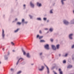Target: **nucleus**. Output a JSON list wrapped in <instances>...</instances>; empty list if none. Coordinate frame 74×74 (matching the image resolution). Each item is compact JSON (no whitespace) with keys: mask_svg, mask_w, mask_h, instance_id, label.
Segmentation results:
<instances>
[{"mask_svg":"<svg viewBox=\"0 0 74 74\" xmlns=\"http://www.w3.org/2000/svg\"><path fill=\"white\" fill-rule=\"evenodd\" d=\"M45 48L47 49H49V45H47L45 46Z\"/></svg>","mask_w":74,"mask_h":74,"instance_id":"obj_1","label":"nucleus"},{"mask_svg":"<svg viewBox=\"0 0 74 74\" xmlns=\"http://www.w3.org/2000/svg\"><path fill=\"white\" fill-rule=\"evenodd\" d=\"M52 48L54 50H55L56 49V48L55 47V46H54V45H52L51 46Z\"/></svg>","mask_w":74,"mask_h":74,"instance_id":"obj_2","label":"nucleus"},{"mask_svg":"<svg viewBox=\"0 0 74 74\" xmlns=\"http://www.w3.org/2000/svg\"><path fill=\"white\" fill-rule=\"evenodd\" d=\"M30 5L32 7H34V4H33V3H32V2H31L30 3Z\"/></svg>","mask_w":74,"mask_h":74,"instance_id":"obj_3","label":"nucleus"},{"mask_svg":"<svg viewBox=\"0 0 74 74\" xmlns=\"http://www.w3.org/2000/svg\"><path fill=\"white\" fill-rule=\"evenodd\" d=\"M5 36V34H4V30H2V36L3 38L4 37V36Z\"/></svg>","mask_w":74,"mask_h":74,"instance_id":"obj_4","label":"nucleus"},{"mask_svg":"<svg viewBox=\"0 0 74 74\" xmlns=\"http://www.w3.org/2000/svg\"><path fill=\"white\" fill-rule=\"evenodd\" d=\"M38 37H39V39H41V38H43V36H39V35H38L37 36V38H38Z\"/></svg>","mask_w":74,"mask_h":74,"instance_id":"obj_5","label":"nucleus"},{"mask_svg":"<svg viewBox=\"0 0 74 74\" xmlns=\"http://www.w3.org/2000/svg\"><path fill=\"white\" fill-rule=\"evenodd\" d=\"M64 23L65 24H66V25H67L69 24V22L68 21H67L66 20H64Z\"/></svg>","mask_w":74,"mask_h":74,"instance_id":"obj_6","label":"nucleus"},{"mask_svg":"<svg viewBox=\"0 0 74 74\" xmlns=\"http://www.w3.org/2000/svg\"><path fill=\"white\" fill-rule=\"evenodd\" d=\"M72 36H73V34H70L69 35V37L70 39H73V38L71 37H72Z\"/></svg>","mask_w":74,"mask_h":74,"instance_id":"obj_7","label":"nucleus"},{"mask_svg":"<svg viewBox=\"0 0 74 74\" xmlns=\"http://www.w3.org/2000/svg\"><path fill=\"white\" fill-rule=\"evenodd\" d=\"M45 66L46 67L47 69V73H48V74H49V68H48V66H47L46 65Z\"/></svg>","mask_w":74,"mask_h":74,"instance_id":"obj_8","label":"nucleus"},{"mask_svg":"<svg viewBox=\"0 0 74 74\" xmlns=\"http://www.w3.org/2000/svg\"><path fill=\"white\" fill-rule=\"evenodd\" d=\"M44 68V67L43 66H42V69H39V71H42L43 70V69Z\"/></svg>","mask_w":74,"mask_h":74,"instance_id":"obj_9","label":"nucleus"},{"mask_svg":"<svg viewBox=\"0 0 74 74\" xmlns=\"http://www.w3.org/2000/svg\"><path fill=\"white\" fill-rule=\"evenodd\" d=\"M27 56L28 58H30V54L29 53H28L27 54Z\"/></svg>","mask_w":74,"mask_h":74,"instance_id":"obj_10","label":"nucleus"},{"mask_svg":"<svg viewBox=\"0 0 74 74\" xmlns=\"http://www.w3.org/2000/svg\"><path fill=\"white\" fill-rule=\"evenodd\" d=\"M59 71L60 72V74H62L63 73V72L62 71H61V69H59Z\"/></svg>","mask_w":74,"mask_h":74,"instance_id":"obj_11","label":"nucleus"},{"mask_svg":"<svg viewBox=\"0 0 74 74\" xmlns=\"http://www.w3.org/2000/svg\"><path fill=\"white\" fill-rule=\"evenodd\" d=\"M37 5L39 7H40V6H41V3L39 4V3L38 2L37 3Z\"/></svg>","mask_w":74,"mask_h":74,"instance_id":"obj_12","label":"nucleus"},{"mask_svg":"<svg viewBox=\"0 0 74 74\" xmlns=\"http://www.w3.org/2000/svg\"><path fill=\"white\" fill-rule=\"evenodd\" d=\"M40 42H45V41L43 40H40Z\"/></svg>","mask_w":74,"mask_h":74,"instance_id":"obj_13","label":"nucleus"},{"mask_svg":"<svg viewBox=\"0 0 74 74\" xmlns=\"http://www.w3.org/2000/svg\"><path fill=\"white\" fill-rule=\"evenodd\" d=\"M60 45H56V47H57V49H59V46Z\"/></svg>","mask_w":74,"mask_h":74,"instance_id":"obj_14","label":"nucleus"},{"mask_svg":"<svg viewBox=\"0 0 74 74\" xmlns=\"http://www.w3.org/2000/svg\"><path fill=\"white\" fill-rule=\"evenodd\" d=\"M73 66L71 65H69L68 66V68H71Z\"/></svg>","mask_w":74,"mask_h":74,"instance_id":"obj_15","label":"nucleus"},{"mask_svg":"<svg viewBox=\"0 0 74 74\" xmlns=\"http://www.w3.org/2000/svg\"><path fill=\"white\" fill-rule=\"evenodd\" d=\"M66 0H62L61 2L62 3V4H64V3H63V1H65Z\"/></svg>","mask_w":74,"mask_h":74,"instance_id":"obj_16","label":"nucleus"},{"mask_svg":"<svg viewBox=\"0 0 74 74\" xmlns=\"http://www.w3.org/2000/svg\"><path fill=\"white\" fill-rule=\"evenodd\" d=\"M23 60V59L22 58H21L19 59L18 60H21V61H22V60Z\"/></svg>","mask_w":74,"mask_h":74,"instance_id":"obj_17","label":"nucleus"},{"mask_svg":"<svg viewBox=\"0 0 74 74\" xmlns=\"http://www.w3.org/2000/svg\"><path fill=\"white\" fill-rule=\"evenodd\" d=\"M50 31V32H52L53 31V29L52 28H51L49 29Z\"/></svg>","mask_w":74,"mask_h":74,"instance_id":"obj_18","label":"nucleus"},{"mask_svg":"<svg viewBox=\"0 0 74 74\" xmlns=\"http://www.w3.org/2000/svg\"><path fill=\"white\" fill-rule=\"evenodd\" d=\"M21 73H22V72L21 71H18L17 73V74H21Z\"/></svg>","mask_w":74,"mask_h":74,"instance_id":"obj_19","label":"nucleus"},{"mask_svg":"<svg viewBox=\"0 0 74 74\" xmlns=\"http://www.w3.org/2000/svg\"><path fill=\"white\" fill-rule=\"evenodd\" d=\"M23 54L24 55H26V52H25V51H24V50H23Z\"/></svg>","mask_w":74,"mask_h":74,"instance_id":"obj_20","label":"nucleus"},{"mask_svg":"<svg viewBox=\"0 0 74 74\" xmlns=\"http://www.w3.org/2000/svg\"><path fill=\"white\" fill-rule=\"evenodd\" d=\"M18 30H19V29H17L14 32L15 33H16V32H18Z\"/></svg>","mask_w":74,"mask_h":74,"instance_id":"obj_21","label":"nucleus"},{"mask_svg":"<svg viewBox=\"0 0 74 74\" xmlns=\"http://www.w3.org/2000/svg\"><path fill=\"white\" fill-rule=\"evenodd\" d=\"M37 19L39 21H41V20L40 18H37Z\"/></svg>","mask_w":74,"mask_h":74,"instance_id":"obj_22","label":"nucleus"},{"mask_svg":"<svg viewBox=\"0 0 74 74\" xmlns=\"http://www.w3.org/2000/svg\"><path fill=\"white\" fill-rule=\"evenodd\" d=\"M17 24H18V25H21V23L19 22H18L17 23Z\"/></svg>","mask_w":74,"mask_h":74,"instance_id":"obj_23","label":"nucleus"},{"mask_svg":"<svg viewBox=\"0 0 74 74\" xmlns=\"http://www.w3.org/2000/svg\"><path fill=\"white\" fill-rule=\"evenodd\" d=\"M63 63H66V60H64L63 61Z\"/></svg>","mask_w":74,"mask_h":74,"instance_id":"obj_24","label":"nucleus"},{"mask_svg":"<svg viewBox=\"0 0 74 74\" xmlns=\"http://www.w3.org/2000/svg\"><path fill=\"white\" fill-rule=\"evenodd\" d=\"M50 13L51 14H52V13H53V12H52V10H50Z\"/></svg>","mask_w":74,"mask_h":74,"instance_id":"obj_25","label":"nucleus"},{"mask_svg":"<svg viewBox=\"0 0 74 74\" xmlns=\"http://www.w3.org/2000/svg\"><path fill=\"white\" fill-rule=\"evenodd\" d=\"M43 19L45 21H46L47 20V18H44Z\"/></svg>","mask_w":74,"mask_h":74,"instance_id":"obj_26","label":"nucleus"},{"mask_svg":"<svg viewBox=\"0 0 74 74\" xmlns=\"http://www.w3.org/2000/svg\"><path fill=\"white\" fill-rule=\"evenodd\" d=\"M24 21H25V20L23 19L22 20V22H24Z\"/></svg>","mask_w":74,"mask_h":74,"instance_id":"obj_27","label":"nucleus"},{"mask_svg":"<svg viewBox=\"0 0 74 74\" xmlns=\"http://www.w3.org/2000/svg\"><path fill=\"white\" fill-rule=\"evenodd\" d=\"M11 44H12V45H14V43H13V42H11Z\"/></svg>","mask_w":74,"mask_h":74,"instance_id":"obj_28","label":"nucleus"},{"mask_svg":"<svg viewBox=\"0 0 74 74\" xmlns=\"http://www.w3.org/2000/svg\"><path fill=\"white\" fill-rule=\"evenodd\" d=\"M19 60H18V61L16 63V64H18V63H19Z\"/></svg>","mask_w":74,"mask_h":74,"instance_id":"obj_29","label":"nucleus"},{"mask_svg":"<svg viewBox=\"0 0 74 74\" xmlns=\"http://www.w3.org/2000/svg\"><path fill=\"white\" fill-rule=\"evenodd\" d=\"M50 41H51V42H52L53 41V39H50Z\"/></svg>","mask_w":74,"mask_h":74,"instance_id":"obj_30","label":"nucleus"},{"mask_svg":"<svg viewBox=\"0 0 74 74\" xmlns=\"http://www.w3.org/2000/svg\"><path fill=\"white\" fill-rule=\"evenodd\" d=\"M29 16H30V18H31V19H32V16L31 15H29Z\"/></svg>","mask_w":74,"mask_h":74,"instance_id":"obj_31","label":"nucleus"},{"mask_svg":"<svg viewBox=\"0 0 74 74\" xmlns=\"http://www.w3.org/2000/svg\"><path fill=\"white\" fill-rule=\"evenodd\" d=\"M72 48H74V45L72 46Z\"/></svg>","mask_w":74,"mask_h":74,"instance_id":"obj_32","label":"nucleus"},{"mask_svg":"<svg viewBox=\"0 0 74 74\" xmlns=\"http://www.w3.org/2000/svg\"><path fill=\"white\" fill-rule=\"evenodd\" d=\"M67 54H65V57H66V56H67Z\"/></svg>","mask_w":74,"mask_h":74,"instance_id":"obj_33","label":"nucleus"},{"mask_svg":"<svg viewBox=\"0 0 74 74\" xmlns=\"http://www.w3.org/2000/svg\"><path fill=\"white\" fill-rule=\"evenodd\" d=\"M11 71H13V70H14V69H11Z\"/></svg>","mask_w":74,"mask_h":74,"instance_id":"obj_34","label":"nucleus"},{"mask_svg":"<svg viewBox=\"0 0 74 74\" xmlns=\"http://www.w3.org/2000/svg\"><path fill=\"white\" fill-rule=\"evenodd\" d=\"M39 33H41V30L39 31Z\"/></svg>","mask_w":74,"mask_h":74,"instance_id":"obj_35","label":"nucleus"},{"mask_svg":"<svg viewBox=\"0 0 74 74\" xmlns=\"http://www.w3.org/2000/svg\"><path fill=\"white\" fill-rule=\"evenodd\" d=\"M42 53H40V55H42Z\"/></svg>","mask_w":74,"mask_h":74,"instance_id":"obj_36","label":"nucleus"},{"mask_svg":"<svg viewBox=\"0 0 74 74\" xmlns=\"http://www.w3.org/2000/svg\"><path fill=\"white\" fill-rule=\"evenodd\" d=\"M25 6H26V5H24L23 6L24 7H25Z\"/></svg>","mask_w":74,"mask_h":74,"instance_id":"obj_37","label":"nucleus"},{"mask_svg":"<svg viewBox=\"0 0 74 74\" xmlns=\"http://www.w3.org/2000/svg\"><path fill=\"white\" fill-rule=\"evenodd\" d=\"M47 22H49V20H48L47 21Z\"/></svg>","mask_w":74,"mask_h":74,"instance_id":"obj_38","label":"nucleus"},{"mask_svg":"<svg viewBox=\"0 0 74 74\" xmlns=\"http://www.w3.org/2000/svg\"><path fill=\"white\" fill-rule=\"evenodd\" d=\"M24 23H27V22H25Z\"/></svg>","mask_w":74,"mask_h":74,"instance_id":"obj_39","label":"nucleus"},{"mask_svg":"<svg viewBox=\"0 0 74 74\" xmlns=\"http://www.w3.org/2000/svg\"><path fill=\"white\" fill-rule=\"evenodd\" d=\"M54 74H57V73L56 72H54Z\"/></svg>","mask_w":74,"mask_h":74,"instance_id":"obj_40","label":"nucleus"},{"mask_svg":"<svg viewBox=\"0 0 74 74\" xmlns=\"http://www.w3.org/2000/svg\"><path fill=\"white\" fill-rule=\"evenodd\" d=\"M45 30H48V28H45Z\"/></svg>","mask_w":74,"mask_h":74,"instance_id":"obj_41","label":"nucleus"},{"mask_svg":"<svg viewBox=\"0 0 74 74\" xmlns=\"http://www.w3.org/2000/svg\"><path fill=\"white\" fill-rule=\"evenodd\" d=\"M15 20L16 21H17V18H16Z\"/></svg>","mask_w":74,"mask_h":74,"instance_id":"obj_42","label":"nucleus"},{"mask_svg":"<svg viewBox=\"0 0 74 74\" xmlns=\"http://www.w3.org/2000/svg\"><path fill=\"white\" fill-rule=\"evenodd\" d=\"M3 51H4V48H3Z\"/></svg>","mask_w":74,"mask_h":74,"instance_id":"obj_43","label":"nucleus"},{"mask_svg":"<svg viewBox=\"0 0 74 74\" xmlns=\"http://www.w3.org/2000/svg\"><path fill=\"white\" fill-rule=\"evenodd\" d=\"M13 52H15V51H14V50H13Z\"/></svg>","mask_w":74,"mask_h":74,"instance_id":"obj_44","label":"nucleus"},{"mask_svg":"<svg viewBox=\"0 0 74 74\" xmlns=\"http://www.w3.org/2000/svg\"><path fill=\"white\" fill-rule=\"evenodd\" d=\"M73 12L74 13V10L73 11Z\"/></svg>","mask_w":74,"mask_h":74,"instance_id":"obj_45","label":"nucleus"},{"mask_svg":"<svg viewBox=\"0 0 74 74\" xmlns=\"http://www.w3.org/2000/svg\"><path fill=\"white\" fill-rule=\"evenodd\" d=\"M59 56H60V55L59 54Z\"/></svg>","mask_w":74,"mask_h":74,"instance_id":"obj_46","label":"nucleus"},{"mask_svg":"<svg viewBox=\"0 0 74 74\" xmlns=\"http://www.w3.org/2000/svg\"><path fill=\"white\" fill-rule=\"evenodd\" d=\"M0 63H1V62H0Z\"/></svg>","mask_w":74,"mask_h":74,"instance_id":"obj_47","label":"nucleus"}]
</instances>
